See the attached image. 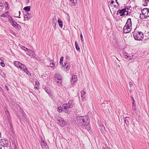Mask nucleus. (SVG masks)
<instances>
[{
  "mask_svg": "<svg viewBox=\"0 0 149 149\" xmlns=\"http://www.w3.org/2000/svg\"><path fill=\"white\" fill-rule=\"evenodd\" d=\"M21 69L23 70L26 74H28V73L29 72V71L26 69V67L24 65L22 67Z\"/></svg>",
  "mask_w": 149,
  "mask_h": 149,
  "instance_id": "nucleus-22",
  "label": "nucleus"
},
{
  "mask_svg": "<svg viewBox=\"0 0 149 149\" xmlns=\"http://www.w3.org/2000/svg\"><path fill=\"white\" fill-rule=\"evenodd\" d=\"M63 107H58V111L59 112H61L62 111L63 109Z\"/></svg>",
  "mask_w": 149,
  "mask_h": 149,
  "instance_id": "nucleus-36",
  "label": "nucleus"
},
{
  "mask_svg": "<svg viewBox=\"0 0 149 149\" xmlns=\"http://www.w3.org/2000/svg\"><path fill=\"white\" fill-rule=\"evenodd\" d=\"M118 13H119L120 14V15L121 16H123L125 14V13H127L126 14L127 15L128 14L127 10H126V9L125 8H124L122 10H118Z\"/></svg>",
  "mask_w": 149,
  "mask_h": 149,
  "instance_id": "nucleus-6",
  "label": "nucleus"
},
{
  "mask_svg": "<svg viewBox=\"0 0 149 149\" xmlns=\"http://www.w3.org/2000/svg\"><path fill=\"white\" fill-rule=\"evenodd\" d=\"M132 109L134 110H135L136 109V107L135 105H132Z\"/></svg>",
  "mask_w": 149,
  "mask_h": 149,
  "instance_id": "nucleus-41",
  "label": "nucleus"
},
{
  "mask_svg": "<svg viewBox=\"0 0 149 149\" xmlns=\"http://www.w3.org/2000/svg\"><path fill=\"white\" fill-rule=\"evenodd\" d=\"M149 0H143V4L144 6H146L148 5Z\"/></svg>",
  "mask_w": 149,
  "mask_h": 149,
  "instance_id": "nucleus-28",
  "label": "nucleus"
},
{
  "mask_svg": "<svg viewBox=\"0 0 149 149\" xmlns=\"http://www.w3.org/2000/svg\"><path fill=\"white\" fill-rule=\"evenodd\" d=\"M48 93H49V91L48 92H47Z\"/></svg>",
  "mask_w": 149,
  "mask_h": 149,
  "instance_id": "nucleus-59",
  "label": "nucleus"
},
{
  "mask_svg": "<svg viewBox=\"0 0 149 149\" xmlns=\"http://www.w3.org/2000/svg\"><path fill=\"white\" fill-rule=\"evenodd\" d=\"M80 34H80V36L81 40V41H83V36L81 32Z\"/></svg>",
  "mask_w": 149,
  "mask_h": 149,
  "instance_id": "nucleus-40",
  "label": "nucleus"
},
{
  "mask_svg": "<svg viewBox=\"0 0 149 149\" xmlns=\"http://www.w3.org/2000/svg\"><path fill=\"white\" fill-rule=\"evenodd\" d=\"M9 21L14 26H15V25L17 24V23L11 17H10V19H9Z\"/></svg>",
  "mask_w": 149,
  "mask_h": 149,
  "instance_id": "nucleus-13",
  "label": "nucleus"
},
{
  "mask_svg": "<svg viewBox=\"0 0 149 149\" xmlns=\"http://www.w3.org/2000/svg\"><path fill=\"white\" fill-rule=\"evenodd\" d=\"M16 29H19L20 28V26L19 24H17L15 26H14Z\"/></svg>",
  "mask_w": 149,
  "mask_h": 149,
  "instance_id": "nucleus-37",
  "label": "nucleus"
},
{
  "mask_svg": "<svg viewBox=\"0 0 149 149\" xmlns=\"http://www.w3.org/2000/svg\"><path fill=\"white\" fill-rule=\"evenodd\" d=\"M15 149H18L17 148H15Z\"/></svg>",
  "mask_w": 149,
  "mask_h": 149,
  "instance_id": "nucleus-60",
  "label": "nucleus"
},
{
  "mask_svg": "<svg viewBox=\"0 0 149 149\" xmlns=\"http://www.w3.org/2000/svg\"><path fill=\"white\" fill-rule=\"evenodd\" d=\"M31 0H26V3H28L30 2Z\"/></svg>",
  "mask_w": 149,
  "mask_h": 149,
  "instance_id": "nucleus-46",
  "label": "nucleus"
},
{
  "mask_svg": "<svg viewBox=\"0 0 149 149\" xmlns=\"http://www.w3.org/2000/svg\"><path fill=\"white\" fill-rule=\"evenodd\" d=\"M9 13L8 11H7L5 13L2 14L1 16V17H6Z\"/></svg>",
  "mask_w": 149,
  "mask_h": 149,
  "instance_id": "nucleus-32",
  "label": "nucleus"
},
{
  "mask_svg": "<svg viewBox=\"0 0 149 149\" xmlns=\"http://www.w3.org/2000/svg\"><path fill=\"white\" fill-rule=\"evenodd\" d=\"M19 17H18V18H20V15L21 14V12L20 11H19Z\"/></svg>",
  "mask_w": 149,
  "mask_h": 149,
  "instance_id": "nucleus-50",
  "label": "nucleus"
},
{
  "mask_svg": "<svg viewBox=\"0 0 149 149\" xmlns=\"http://www.w3.org/2000/svg\"><path fill=\"white\" fill-rule=\"evenodd\" d=\"M65 65H64L63 67H64V68H65L66 69L65 70L66 71H67L69 70V69H70V65H67L66 67H65V65H66V64L65 63Z\"/></svg>",
  "mask_w": 149,
  "mask_h": 149,
  "instance_id": "nucleus-30",
  "label": "nucleus"
},
{
  "mask_svg": "<svg viewBox=\"0 0 149 149\" xmlns=\"http://www.w3.org/2000/svg\"><path fill=\"white\" fill-rule=\"evenodd\" d=\"M69 106L68 104H64L62 105V107L65 110V112L66 113H68L69 111L67 110L69 108H71L70 107H69Z\"/></svg>",
  "mask_w": 149,
  "mask_h": 149,
  "instance_id": "nucleus-12",
  "label": "nucleus"
},
{
  "mask_svg": "<svg viewBox=\"0 0 149 149\" xmlns=\"http://www.w3.org/2000/svg\"><path fill=\"white\" fill-rule=\"evenodd\" d=\"M63 57L62 56L61 57L60 59V64L61 65H63Z\"/></svg>",
  "mask_w": 149,
  "mask_h": 149,
  "instance_id": "nucleus-35",
  "label": "nucleus"
},
{
  "mask_svg": "<svg viewBox=\"0 0 149 149\" xmlns=\"http://www.w3.org/2000/svg\"><path fill=\"white\" fill-rule=\"evenodd\" d=\"M78 123L81 126H84L88 125L90 122V119L88 116H79L77 119Z\"/></svg>",
  "mask_w": 149,
  "mask_h": 149,
  "instance_id": "nucleus-1",
  "label": "nucleus"
},
{
  "mask_svg": "<svg viewBox=\"0 0 149 149\" xmlns=\"http://www.w3.org/2000/svg\"><path fill=\"white\" fill-rule=\"evenodd\" d=\"M4 6L6 7V10H8L9 8V4L7 2H5Z\"/></svg>",
  "mask_w": 149,
  "mask_h": 149,
  "instance_id": "nucleus-31",
  "label": "nucleus"
},
{
  "mask_svg": "<svg viewBox=\"0 0 149 149\" xmlns=\"http://www.w3.org/2000/svg\"><path fill=\"white\" fill-rule=\"evenodd\" d=\"M0 144L3 146H6L8 144V141L6 139H2L0 142Z\"/></svg>",
  "mask_w": 149,
  "mask_h": 149,
  "instance_id": "nucleus-7",
  "label": "nucleus"
},
{
  "mask_svg": "<svg viewBox=\"0 0 149 149\" xmlns=\"http://www.w3.org/2000/svg\"><path fill=\"white\" fill-rule=\"evenodd\" d=\"M129 84L130 87H132L133 86V84L131 82H129Z\"/></svg>",
  "mask_w": 149,
  "mask_h": 149,
  "instance_id": "nucleus-43",
  "label": "nucleus"
},
{
  "mask_svg": "<svg viewBox=\"0 0 149 149\" xmlns=\"http://www.w3.org/2000/svg\"><path fill=\"white\" fill-rule=\"evenodd\" d=\"M57 83L58 85L59 86H61L62 85V80H58L57 81Z\"/></svg>",
  "mask_w": 149,
  "mask_h": 149,
  "instance_id": "nucleus-34",
  "label": "nucleus"
},
{
  "mask_svg": "<svg viewBox=\"0 0 149 149\" xmlns=\"http://www.w3.org/2000/svg\"><path fill=\"white\" fill-rule=\"evenodd\" d=\"M86 94L85 91H84V89L83 91L81 92V97L82 99H84L86 97Z\"/></svg>",
  "mask_w": 149,
  "mask_h": 149,
  "instance_id": "nucleus-18",
  "label": "nucleus"
},
{
  "mask_svg": "<svg viewBox=\"0 0 149 149\" xmlns=\"http://www.w3.org/2000/svg\"><path fill=\"white\" fill-rule=\"evenodd\" d=\"M52 24L53 25V26H54V28H55V27H56V22H55L54 23L53 22L52 23Z\"/></svg>",
  "mask_w": 149,
  "mask_h": 149,
  "instance_id": "nucleus-45",
  "label": "nucleus"
},
{
  "mask_svg": "<svg viewBox=\"0 0 149 149\" xmlns=\"http://www.w3.org/2000/svg\"><path fill=\"white\" fill-rule=\"evenodd\" d=\"M123 57L125 59L128 61L131 60L132 58V57L129 55L127 53L125 52L123 54Z\"/></svg>",
  "mask_w": 149,
  "mask_h": 149,
  "instance_id": "nucleus-11",
  "label": "nucleus"
},
{
  "mask_svg": "<svg viewBox=\"0 0 149 149\" xmlns=\"http://www.w3.org/2000/svg\"><path fill=\"white\" fill-rule=\"evenodd\" d=\"M52 21H53V22L54 23L55 22H56V18H53L52 19Z\"/></svg>",
  "mask_w": 149,
  "mask_h": 149,
  "instance_id": "nucleus-44",
  "label": "nucleus"
},
{
  "mask_svg": "<svg viewBox=\"0 0 149 149\" xmlns=\"http://www.w3.org/2000/svg\"><path fill=\"white\" fill-rule=\"evenodd\" d=\"M115 1H116V3H117L118 4V2H117V0H115Z\"/></svg>",
  "mask_w": 149,
  "mask_h": 149,
  "instance_id": "nucleus-55",
  "label": "nucleus"
},
{
  "mask_svg": "<svg viewBox=\"0 0 149 149\" xmlns=\"http://www.w3.org/2000/svg\"><path fill=\"white\" fill-rule=\"evenodd\" d=\"M69 58H69V57L67 56V59H69Z\"/></svg>",
  "mask_w": 149,
  "mask_h": 149,
  "instance_id": "nucleus-54",
  "label": "nucleus"
},
{
  "mask_svg": "<svg viewBox=\"0 0 149 149\" xmlns=\"http://www.w3.org/2000/svg\"><path fill=\"white\" fill-rule=\"evenodd\" d=\"M145 15L146 16V18L148 17V14H147V13H145Z\"/></svg>",
  "mask_w": 149,
  "mask_h": 149,
  "instance_id": "nucleus-48",
  "label": "nucleus"
},
{
  "mask_svg": "<svg viewBox=\"0 0 149 149\" xmlns=\"http://www.w3.org/2000/svg\"><path fill=\"white\" fill-rule=\"evenodd\" d=\"M55 76L58 80H62V77L61 75V74L59 73H57L55 74Z\"/></svg>",
  "mask_w": 149,
  "mask_h": 149,
  "instance_id": "nucleus-17",
  "label": "nucleus"
},
{
  "mask_svg": "<svg viewBox=\"0 0 149 149\" xmlns=\"http://www.w3.org/2000/svg\"><path fill=\"white\" fill-rule=\"evenodd\" d=\"M19 45V47L22 49L23 50H24V51H25L26 52L27 51V50H28V49H28V48H26L25 47L22 46L21 45Z\"/></svg>",
  "mask_w": 149,
  "mask_h": 149,
  "instance_id": "nucleus-26",
  "label": "nucleus"
},
{
  "mask_svg": "<svg viewBox=\"0 0 149 149\" xmlns=\"http://www.w3.org/2000/svg\"><path fill=\"white\" fill-rule=\"evenodd\" d=\"M130 120V118L128 117H126L125 118V124L127 125H128L129 124V122Z\"/></svg>",
  "mask_w": 149,
  "mask_h": 149,
  "instance_id": "nucleus-14",
  "label": "nucleus"
},
{
  "mask_svg": "<svg viewBox=\"0 0 149 149\" xmlns=\"http://www.w3.org/2000/svg\"><path fill=\"white\" fill-rule=\"evenodd\" d=\"M117 58V59L118 60V58Z\"/></svg>",
  "mask_w": 149,
  "mask_h": 149,
  "instance_id": "nucleus-62",
  "label": "nucleus"
},
{
  "mask_svg": "<svg viewBox=\"0 0 149 149\" xmlns=\"http://www.w3.org/2000/svg\"><path fill=\"white\" fill-rule=\"evenodd\" d=\"M52 63V62H50V63Z\"/></svg>",
  "mask_w": 149,
  "mask_h": 149,
  "instance_id": "nucleus-63",
  "label": "nucleus"
},
{
  "mask_svg": "<svg viewBox=\"0 0 149 149\" xmlns=\"http://www.w3.org/2000/svg\"><path fill=\"white\" fill-rule=\"evenodd\" d=\"M24 20H28L31 18L30 14L28 12H25V13H24Z\"/></svg>",
  "mask_w": 149,
  "mask_h": 149,
  "instance_id": "nucleus-10",
  "label": "nucleus"
},
{
  "mask_svg": "<svg viewBox=\"0 0 149 149\" xmlns=\"http://www.w3.org/2000/svg\"><path fill=\"white\" fill-rule=\"evenodd\" d=\"M50 62H52V63H50V65L51 67H53L54 66V61L53 60H50Z\"/></svg>",
  "mask_w": 149,
  "mask_h": 149,
  "instance_id": "nucleus-33",
  "label": "nucleus"
},
{
  "mask_svg": "<svg viewBox=\"0 0 149 149\" xmlns=\"http://www.w3.org/2000/svg\"><path fill=\"white\" fill-rule=\"evenodd\" d=\"M103 149H109V148H103Z\"/></svg>",
  "mask_w": 149,
  "mask_h": 149,
  "instance_id": "nucleus-57",
  "label": "nucleus"
},
{
  "mask_svg": "<svg viewBox=\"0 0 149 149\" xmlns=\"http://www.w3.org/2000/svg\"><path fill=\"white\" fill-rule=\"evenodd\" d=\"M149 9L147 8H145L142 9L141 10V12L142 14L145 15L146 13L148 12V11Z\"/></svg>",
  "mask_w": 149,
  "mask_h": 149,
  "instance_id": "nucleus-23",
  "label": "nucleus"
},
{
  "mask_svg": "<svg viewBox=\"0 0 149 149\" xmlns=\"http://www.w3.org/2000/svg\"><path fill=\"white\" fill-rule=\"evenodd\" d=\"M4 7V6L3 4L2 3H0V9H2Z\"/></svg>",
  "mask_w": 149,
  "mask_h": 149,
  "instance_id": "nucleus-38",
  "label": "nucleus"
},
{
  "mask_svg": "<svg viewBox=\"0 0 149 149\" xmlns=\"http://www.w3.org/2000/svg\"><path fill=\"white\" fill-rule=\"evenodd\" d=\"M114 3V2L113 0L111 1V4H113Z\"/></svg>",
  "mask_w": 149,
  "mask_h": 149,
  "instance_id": "nucleus-51",
  "label": "nucleus"
},
{
  "mask_svg": "<svg viewBox=\"0 0 149 149\" xmlns=\"http://www.w3.org/2000/svg\"><path fill=\"white\" fill-rule=\"evenodd\" d=\"M147 14H148V17H149V9L147 13Z\"/></svg>",
  "mask_w": 149,
  "mask_h": 149,
  "instance_id": "nucleus-52",
  "label": "nucleus"
},
{
  "mask_svg": "<svg viewBox=\"0 0 149 149\" xmlns=\"http://www.w3.org/2000/svg\"><path fill=\"white\" fill-rule=\"evenodd\" d=\"M77 80V76L74 75L72 76L71 79V84L73 85L74 84L75 82Z\"/></svg>",
  "mask_w": 149,
  "mask_h": 149,
  "instance_id": "nucleus-9",
  "label": "nucleus"
},
{
  "mask_svg": "<svg viewBox=\"0 0 149 149\" xmlns=\"http://www.w3.org/2000/svg\"><path fill=\"white\" fill-rule=\"evenodd\" d=\"M0 65L3 67H4L5 66L4 63L2 62L0 63Z\"/></svg>",
  "mask_w": 149,
  "mask_h": 149,
  "instance_id": "nucleus-42",
  "label": "nucleus"
},
{
  "mask_svg": "<svg viewBox=\"0 0 149 149\" xmlns=\"http://www.w3.org/2000/svg\"><path fill=\"white\" fill-rule=\"evenodd\" d=\"M132 99L133 101L134 100V98L132 97Z\"/></svg>",
  "mask_w": 149,
  "mask_h": 149,
  "instance_id": "nucleus-53",
  "label": "nucleus"
},
{
  "mask_svg": "<svg viewBox=\"0 0 149 149\" xmlns=\"http://www.w3.org/2000/svg\"><path fill=\"white\" fill-rule=\"evenodd\" d=\"M72 5L75 6L77 3V0H70Z\"/></svg>",
  "mask_w": 149,
  "mask_h": 149,
  "instance_id": "nucleus-19",
  "label": "nucleus"
},
{
  "mask_svg": "<svg viewBox=\"0 0 149 149\" xmlns=\"http://www.w3.org/2000/svg\"><path fill=\"white\" fill-rule=\"evenodd\" d=\"M136 28L135 29L133 32V36L135 39L137 40H141L143 38L144 35L143 33L141 31H136Z\"/></svg>",
  "mask_w": 149,
  "mask_h": 149,
  "instance_id": "nucleus-3",
  "label": "nucleus"
},
{
  "mask_svg": "<svg viewBox=\"0 0 149 149\" xmlns=\"http://www.w3.org/2000/svg\"><path fill=\"white\" fill-rule=\"evenodd\" d=\"M102 131L104 132L105 130V127L103 125H101L100 127Z\"/></svg>",
  "mask_w": 149,
  "mask_h": 149,
  "instance_id": "nucleus-39",
  "label": "nucleus"
},
{
  "mask_svg": "<svg viewBox=\"0 0 149 149\" xmlns=\"http://www.w3.org/2000/svg\"><path fill=\"white\" fill-rule=\"evenodd\" d=\"M5 88H6V89L7 90V91H8L9 90V89H8V87L7 86H5Z\"/></svg>",
  "mask_w": 149,
  "mask_h": 149,
  "instance_id": "nucleus-47",
  "label": "nucleus"
},
{
  "mask_svg": "<svg viewBox=\"0 0 149 149\" xmlns=\"http://www.w3.org/2000/svg\"><path fill=\"white\" fill-rule=\"evenodd\" d=\"M57 123L61 126H64L66 125V122L63 119L61 118L58 120Z\"/></svg>",
  "mask_w": 149,
  "mask_h": 149,
  "instance_id": "nucleus-5",
  "label": "nucleus"
},
{
  "mask_svg": "<svg viewBox=\"0 0 149 149\" xmlns=\"http://www.w3.org/2000/svg\"><path fill=\"white\" fill-rule=\"evenodd\" d=\"M39 82L38 81H36V82L35 86L34 88L35 89H39Z\"/></svg>",
  "mask_w": 149,
  "mask_h": 149,
  "instance_id": "nucleus-25",
  "label": "nucleus"
},
{
  "mask_svg": "<svg viewBox=\"0 0 149 149\" xmlns=\"http://www.w3.org/2000/svg\"><path fill=\"white\" fill-rule=\"evenodd\" d=\"M132 29V22L131 18L127 19L125 25L124 26L123 32L125 33H128L130 32Z\"/></svg>",
  "mask_w": 149,
  "mask_h": 149,
  "instance_id": "nucleus-2",
  "label": "nucleus"
},
{
  "mask_svg": "<svg viewBox=\"0 0 149 149\" xmlns=\"http://www.w3.org/2000/svg\"><path fill=\"white\" fill-rule=\"evenodd\" d=\"M119 67H120V65L119 64H118V65H117Z\"/></svg>",
  "mask_w": 149,
  "mask_h": 149,
  "instance_id": "nucleus-56",
  "label": "nucleus"
},
{
  "mask_svg": "<svg viewBox=\"0 0 149 149\" xmlns=\"http://www.w3.org/2000/svg\"><path fill=\"white\" fill-rule=\"evenodd\" d=\"M2 147H0V149H2Z\"/></svg>",
  "mask_w": 149,
  "mask_h": 149,
  "instance_id": "nucleus-58",
  "label": "nucleus"
},
{
  "mask_svg": "<svg viewBox=\"0 0 149 149\" xmlns=\"http://www.w3.org/2000/svg\"><path fill=\"white\" fill-rule=\"evenodd\" d=\"M75 45L77 50V51H79L80 50V48L77 41H75Z\"/></svg>",
  "mask_w": 149,
  "mask_h": 149,
  "instance_id": "nucleus-24",
  "label": "nucleus"
},
{
  "mask_svg": "<svg viewBox=\"0 0 149 149\" xmlns=\"http://www.w3.org/2000/svg\"><path fill=\"white\" fill-rule=\"evenodd\" d=\"M135 100H134L133 101V105H135Z\"/></svg>",
  "mask_w": 149,
  "mask_h": 149,
  "instance_id": "nucleus-49",
  "label": "nucleus"
},
{
  "mask_svg": "<svg viewBox=\"0 0 149 149\" xmlns=\"http://www.w3.org/2000/svg\"><path fill=\"white\" fill-rule=\"evenodd\" d=\"M46 92H48V91H47L46 90Z\"/></svg>",
  "mask_w": 149,
  "mask_h": 149,
  "instance_id": "nucleus-61",
  "label": "nucleus"
},
{
  "mask_svg": "<svg viewBox=\"0 0 149 149\" xmlns=\"http://www.w3.org/2000/svg\"><path fill=\"white\" fill-rule=\"evenodd\" d=\"M24 10L26 11L27 12L30 10V6H27L25 7L24 8Z\"/></svg>",
  "mask_w": 149,
  "mask_h": 149,
  "instance_id": "nucleus-29",
  "label": "nucleus"
},
{
  "mask_svg": "<svg viewBox=\"0 0 149 149\" xmlns=\"http://www.w3.org/2000/svg\"><path fill=\"white\" fill-rule=\"evenodd\" d=\"M68 104L69 106V107H70L71 108H72L74 105V102L72 100H69L68 102Z\"/></svg>",
  "mask_w": 149,
  "mask_h": 149,
  "instance_id": "nucleus-16",
  "label": "nucleus"
},
{
  "mask_svg": "<svg viewBox=\"0 0 149 149\" xmlns=\"http://www.w3.org/2000/svg\"><path fill=\"white\" fill-rule=\"evenodd\" d=\"M27 52H26V54L30 56H31L33 58H35V59H36V58L35 57V54L34 52L32 51L31 50L29 49H28L26 51Z\"/></svg>",
  "mask_w": 149,
  "mask_h": 149,
  "instance_id": "nucleus-4",
  "label": "nucleus"
},
{
  "mask_svg": "<svg viewBox=\"0 0 149 149\" xmlns=\"http://www.w3.org/2000/svg\"><path fill=\"white\" fill-rule=\"evenodd\" d=\"M14 65L17 67L21 69L22 67L24 65L18 61H16L14 62Z\"/></svg>",
  "mask_w": 149,
  "mask_h": 149,
  "instance_id": "nucleus-8",
  "label": "nucleus"
},
{
  "mask_svg": "<svg viewBox=\"0 0 149 149\" xmlns=\"http://www.w3.org/2000/svg\"><path fill=\"white\" fill-rule=\"evenodd\" d=\"M41 146L43 148H47L48 146L47 144L45 142L43 141H42L41 143Z\"/></svg>",
  "mask_w": 149,
  "mask_h": 149,
  "instance_id": "nucleus-15",
  "label": "nucleus"
},
{
  "mask_svg": "<svg viewBox=\"0 0 149 149\" xmlns=\"http://www.w3.org/2000/svg\"><path fill=\"white\" fill-rule=\"evenodd\" d=\"M140 18L141 19H144L146 18V16L142 13V14H140Z\"/></svg>",
  "mask_w": 149,
  "mask_h": 149,
  "instance_id": "nucleus-27",
  "label": "nucleus"
},
{
  "mask_svg": "<svg viewBox=\"0 0 149 149\" xmlns=\"http://www.w3.org/2000/svg\"><path fill=\"white\" fill-rule=\"evenodd\" d=\"M58 25L61 28H62L63 27V22L60 19H58Z\"/></svg>",
  "mask_w": 149,
  "mask_h": 149,
  "instance_id": "nucleus-20",
  "label": "nucleus"
},
{
  "mask_svg": "<svg viewBox=\"0 0 149 149\" xmlns=\"http://www.w3.org/2000/svg\"><path fill=\"white\" fill-rule=\"evenodd\" d=\"M21 69L23 70L26 74H28V73L29 72V71L26 69V67L24 65L22 67Z\"/></svg>",
  "mask_w": 149,
  "mask_h": 149,
  "instance_id": "nucleus-21",
  "label": "nucleus"
}]
</instances>
